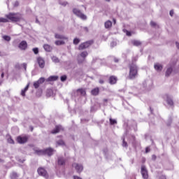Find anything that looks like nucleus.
I'll return each mask as SVG.
<instances>
[{
  "label": "nucleus",
  "instance_id": "obj_19",
  "mask_svg": "<svg viewBox=\"0 0 179 179\" xmlns=\"http://www.w3.org/2000/svg\"><path fill=\"white\" fill-rule=\"evenodd\" d=\"M43 48L47 52H51V51H52V47L48 44H45Z\"/></svg>",
  "mask_w": 179,
  "mask_h": 179
},
{
  "label": "nucleus",
  "instance_id": "obj_46",
  "mask_svg": "<svg viewBox=\"0 0 179 179\" xmlns=\"http://www.w3.org/2000/svg\"><path fill=\"white\" fill-rule=\"evenodd\" d=\"M126 34H127V36H132V34H131V31H126Z\"/></svg>",
  "mask_w": 179,
  "mask_h": 179
},
{
  "label": "nucleus",
  "instance_id": "obj_15",
  "mask_svg": "<svg viewBox=\"0 0 179 179\" xmlns=\"http://www.w3.org/2000/svg\"><path fill=\"white\" fill-rule=\"evenodd\" d=\"M100 93V88L95 87L91 90V94L92 96H99V94Z\"/></svg>",
  "mask_w": 179,
  "mask_h": 179
},
{
  "label": "nucleus",
  "instance_id": "obj_60",
  "mask_svg": "<svg viewBox=\"0 0 179 179\" xmlns=\"http://www.w3.org/2000/svg\"><path fill=\"white\" fill-rule=\"evenodd\" d=\"M134 138H135V136H133Z\"/></svg>",
  "mask_w": 179,
  "mask_h": 179
},
{
  "label": "nucleus",
  "instance_id": "obj_30",
  "mask_svg": "<svg viewBox=\"0 0 179 179\" xmlns=\"http://www.w3.org/2000/svg\"><path fill=\"white\" fill-rule=\"evenodd\" d=\"M73 43L75 45H78L80 43V39L76 38L73 39Z\"/></svg>",
  "mask_w": 179,
  "mask_h": 179
},
{
  "label": "nucleus",
  "instance_id": "obj_14",
  "mask_svg": "<svg viewBox=\"0 0 179 179\" xmlns=\"http://www.w3.org/2000/svg\"><path fill=\"white\" fill-rule=\"evenodd\" d=\"M45 155H48V156H52L54 155V149L51 148H48L44 150Z\"/></svg>",
  "mask_w": 179,
  "mask_h": 179
},
{
  "label": "nucleus",
  "instance_id": "obj_34",
  "mask_svg": "<svg viewBox=\"0 0 179 179\" xmlns=\"http://www.w3.org/2000/svg\"><path fill=\"white\" fill-rule=\"evenodd\" d=\"M3 38L6 41H10V36H3Z\"/></svg>",
  "mask_w": 179,
  "mask_h": 179
},
{
  "label": "nucleus",
  "instance_id": "obj_28",
  "mask_svg": "<svg viewBox=\"0 0 179 179\" xmlns=\"http://www.w3.org/2000/svg\"><path fill=\"white\" fill-rule=\"evenodd\" d=\"M57 144L59 146H65V142L63 140H59L58 141H57Z\"/></svg>",
  "mask_w": 179,
  "mask_h": 179
},
{
  "label": "nucleus",
  "instance_id": "obj_39",
  "mask_svg": "<svg viewBox=\"0 0 179 179\" xmlns=\"http://www.w3.org/2000/svg\"><path fill=\"white\" fill-rule=\"evenodd\" d=\"M150 25L152 26V27H156V26H157V24L153 21H151Z\"/></svg>",
  "mask_w": 179,
  "mask_h": 179
},
{
  "label": "nucleus",
  "instance_id": "obj_42",
  "mask_svg": "<svg viewBox=\"0 0 179 179\" xmlns=\"http://www.w3.org/2000/svg\"><path fill=\"white\" fill-rule=\"evenodd\" d=\"M14 8H17L19 6V1H15L13 4Z\"/></svg>",
  "mask_w": 179,
  "mask_h": 179
},
{
  "label": "nucleus",
  "instance_id": "obj_53",
  "mask_svg": "<svg viewBox=\"0 0 179 179\" xmlns=\"http://www.w3.org/2000/svg\"><path fill=\"white\" fill-rule=\"evenodd\" d=\"M84 30H85L87 32L89 31V29L87 27H84Z\"/></svg>",
  "mask_w": 179,
  "mask_h": 179
},
{
  "label": "nucleus",
  "instance_id": "obj_38",
  "mask_svg": "<svg viewBox=\"0 0 179 179\" xmlns=\"http://www.w3.org/2000/svg\"><path fill=\"white\" fill-rule=\"evenodd\" d=\"M32 51L34 52V54L37 55L38 54V48H35L32 49Z\"/></svg>",
  "mask_w": 179,
  "mask_h": 179
},
{
  "label": "nucleus",
  "instance_id": "obj_44",
  "mask_svg": "<svg viewBox=\"0 0 179 179\" xmlns=\"http://www.w3.org/2000/svg\"><path fill=\"white\" fill-rule=\"evenodd\" d=\"M67 4H68V2H66V1L60 3V5H62V6H66Z\"/></svg>",
  "mask_w": 179,
  "mask_h": 179
},
{
  "label": "nucleus",
  "instance_id": "obj_5",
  "mask_svg": "<svg viewBox=\"0 0 179 179\" xmlns=\"http://www.w3.org/2000/svg\"><path fill=\"white\" fill-rule=\"evenodd\" d=\"M37 173L39 176H41L45 178H48V172H47V170H45V169L43 167H39L37 169Z\"/></svg>",
  "mask_w": 179,
  "mask_h": 179
},
{
  "label": "nucleus",
  "instance_id": "obj_9",
  "mask_svg": "<svg viewBox=\"0 0 179 179\" xmlns=\"http://www.w3.org/2000/svg\"><path fill=\"white\" fill-rule=\"evenodd\" d=\"M73 167L76 170L77 173H81L83 171V166L80 164L74 163Z\"/></svg>",
  "mask_w": 179,
  "mask_h": 179
},
{
  "label": "nucleus",
  "instance_id": "obj_3",
  "mask_svg": "<svg viewBox=\"0 0 179 179\" xmlns=\"http://www.w3.org/2000/svg\"><path fill=\"white\" fill-rule=\"evenodd\" d=\"M94 43V41L93 40H90V41L83 42L79 45L78 50L79 51H83V50H86V48H89V47H90L91 45H93Z\"/></svg>",
  "mask_w": 179,
  "mask_h": 179
},
{
  "label": "nucleus",
  "instance_id": "obj_43",
  "mask_svg": "<svg viewBox=\"0 0 179 179\" xmlns=\"http://www.w3.org/2000/svg\"><path fill=\"white\" fill-rule=\"evenodd\" d=\"M21 96H26V91H24V90H22V92H21Z\"/></svg>",
  "mask_w": 179,
  "mask_h": 179
},
{
  "label": "nucleus",
  "instance_id": "obj_10",
  "mask_svg": "<svg viewBox=\"0 0 179 179\" xmlns=\"http://www.w3.org/2000/svg\"><path fill=\"white\" fill-rule=\"evenodd\" d=\"M89 55L87 51H83L80 53V57L83 59V60H78V64H83V62L86 59V57Z\"/></svg>",
  "mask_w": 179,
  "mask_h": 179
},
{
  "label": "nucleus",
  "instance_id": "obj_21",
  "mask_svg": "<svg viewBox=\"0 0 179 179\" xmlns=\"http://www.w3.org/2000/svg\"><path fill=\"white\" fill-rule=\"evenodd\" d=\"M77 93H79L80 96H86V90L83 88H80L76 90Z\"/></svg>",
  "mask_w": 179,
  "mask_h": 179
},
{
  "label": "nucleus",
  "instance_id": "obj_31",
  "mask_svg": "<svg viewBox=\"0 0 179 179\" xmlns=\"http://www.w3.org/2000/svg\"><path fill=\"white\" fill-rule=\"evenodd\" d=\"M8 22H9L8 18L0 17V23H8Z\"/></svg>",
  "mask_w": 179,
  "mask_h": 179
},
{
  "label": "nucleus",
  "instance_id": "obj_33",
  "mask_svg": "<svg viewBox=\"0 0 179 179\" xmlns=\"http://www.w3.org/2000/svg\"><path fill=\"white\" fill-rule=\"evenodd\" d=\"M8 143H11V145H15V141L13 140L12 137L8 138Z\"/></svg>",
  "mask_w": 179,
  "mask_h": 179
},
{
  "label": "nucleus",
  "instance_id": "obj_4",
  "mask_svg": "<svg viewBox=\"0 0 179 179\" xmlns=\"http://www.w3.org/2000/svg\"><path fill=\"white\" fill-rule=\"evenodd\" d=\"M73 13L76 16H78V17H80V19H82V20H86L87 19V17L86 15L83 14L80 10L77 9V8H73Z\"/></svg>",
  "mask_w": 179,
  "mask_h": 179
},
{
  "label": "nucleus",
  "instance_id": "obj_41",
  "mask_svg": "<svg viewBox=\"0 0 179 179\" xmlns=\"http://www.w3.org/2000/svg\"><path fill=\"white\" fill-rule=\"evenodd\" d=\"M29 86H30V83H28L27 85V86L24 87V90L26 91V92L28 91Z\"/></svg>",
  "mask_w": 179,
  "mask_h": 179
},
{
  "label": "nucleus",
  "instance_id": "obj_6",
  "mask_svg": "<svg viewBox=\"0 0 179 179\" xmlns=\"http://www.w3.org/2000/svg\"><path fill=\"white\" fill-rule=\"evenodd\" d=\"M17 142L20 144L26 143L29 141V136H18L16 139Z\"/></svg>",
  "mask_w": 179,
  "mask_h": 179
},
{
  "label": "nucleus",
  "instance_id": "obj_13",
  "mask_svg": "<svg viewBox=\"0 0 179 179\" xmlns=\"http://www.w3.org/2000/svg\"><path fill=\"white\" fill-rule=\"evenodd\" d=\"M37 62L39 65V68H44L45 66V62L44 61V59L43 57H38L37 58Z\"/></svg>",
  "mask_w": 179,
  "mask_h": 179
},
{
  "label": "nucleus",
  "instance_id": "obj_32",
  "mask_svg": "<svg viewBox=\"0 0 179 179\" xmlns=\"http://www.w3.org/2000/svg\"><path fill=\"white\" fill-rule=\"evenodd\" d=\"M109 121L110 125H115V124H117V120L115 119L110 118Z\"/></svg>",
  "mask_w": 179,
  "mask_h": 179
},
{
  "label": "nucleus",
  "instance_id": "obj_36",
  "mask_svg": "<svg viewBox=\"0 0 179 179\" xmlns=\"http://www.w3.org/2000/svg\"><path fill=\"white\" fill-rule=\"evenodd\" d=\"M122 146L124 148H128V143H127V141H125V138L123 139V141H122Z\"/></svg>",
  "mask_w": 179,
  "mask_h": 179
},
{
  "label": "nucleus",
  "instance_id": "obj_2",
  "mask_svg": "<svg viewBox=\"0 0 179 179\" xmlns=\"http://www.w3.org/2000/svg\"><path fill=\"white\" fill-rule=\"evenodd\" d=\"M6 17L10 22H13V23L23 20V15L20 13H10L6 15Z\"/></svg>",
  "mask_w": 179,
  "mask_h": 179
},
{
  "label": "nucleus",
  "instance_id": "obj_45",
  "mask_svg": "<svg viewBox=\"0 0 179 179\" xmlns=\"http://www.w3.org/2000/svg\"><path fill=\"white\" fill-rule=\"evenodd\" d=\"M22 66L24 69V71H26V69H27V64L26 63H23Z\"/></svg>",
  "mask_w": 179,
  "mask_h": 179
},
{
  "label": "nucleus",
  "instance_id": "obj_7",
  "mask_svg": "<svg viewBox=\"0 0 179 179\" xmlns=\"http://www.w3.org/2000/svg\"><path fill=\"white\" fill-rule=\"evenodd\" d=\"M141 173L143 179L149 178V174L148 173V169H146V166L145 165L141 166Z\"/></svg>",
  "mask_w": 179,
  "mask_h": 179
},
{
  "label": "nucleus",
  "instance_id": "obj_17",
  "mask_svg": "<svg viewBox=\"0 0 179 179\" xmlns=\"http://www.w3.org/2000/svg\"><path fill=\"white\" fill-rule=\"evenodd\" d=\"M166 98L167 104H169V106H171V107H173V106H174V101H173V99L170 98L168 94L166 95Z\"/></svg>",
  "mask_w": 179,
  "mask_h": 179
},
{
  "label": "nucleus",
  "instance_id": "obj_56",
  "mask_svg": "<svg viewBox=\"0 0 179 179\" xmlns=\"http://www.w3.org/2000/svg\"><path fill=\"white\" fill-rule=\"evenodd\" d=\"M114 62H118L119 60H118V59H114Z\"/></svg>",
  "mask_w": 179,
  "mask_h": 179
},
{
  "label": "nucleus",
  "instance_id": "obj_59",
  "mask_svg": "<svg viewBox=\"0 0 179 179\" xmlns=\"http://www.w3.org/2000/svg\"><path fill=\"white\" fill-rule=\"evenodd\" d=\"M106 2H110V0H105Z\"/></svg>",
  "mask_w": 179,
  "mask_h": 179
},
{
  "label": "nucleus",
  "instance_id": "obj_11",
  "mask_svg": "<svg viewBox=\"0 0 179 179\" xmlns=\"http://www.w3.org/2000/svg\"><path fill=\"white\" fill-rule=\"evenodd\" d=\"M118 80V78L115 76H110L108 78L110 85H115Z\"/></svg>",
  "mask_w": 179,
  "mask_h": 179
},
{
  "label": "nucleus",
  "instance_id": "obj_47",
  "mask_svg": "<svg viewBox=\"0 0 179 179\" xmlns=\"http://www.w3.org/2000/svg\"><path fill=\"white\" fill-rule=\"evenodd\" d=\"M149 152H150V148H149V147H147L145 148V153H149Z\"/></svg>",
  "mask_w": 179,
  "mask_h": 179
},
{
  "label": "nucleus",
  "instance_id": "obj_20",
  "mask_svg": "<svg viewBox=\"0 0 179 179\" xmlns=\"http://www.w3.org/2000/svg\"><path fill=\"white\" fill-rule=\"evenodd\" d=\"M105 29H111L113 27V22L110 20H107L105 24Z\"/></svg>",
  "mask_w": 179,
  "mask_h": 179
},
{
  "label": "nucleus",
  "instance_id": "obj_37",
  "mask_svg": "<svg viewBox=\"0 0 179 179\" xmlns=\"http://www.w3.org/2000/svg\"><path fill=\"white\" fill-rule=\"evenodd\" d=\"M17 177H18L17 173H13L12 176H11V178H13V179H17Z\"/></svg>",
  "mask_w": 179,
  "mask_h": 179
},
{
  "label": "nucleus",
  "instance_id": "obj_61",
  "mask_svg": "<svg viewBox=\"0 0 179 179\" xmlns=\"http://www.w3.org/2000/svg\"><path fill=\"white\" fill-rule=\"evenodd\" d=\"M0 54H1V52H0Z\"/></svg>",
  "mask_w": 179,
  "mask_h": 179
},
{
  "label": "nucleus",
  "instance_id": "obj_49",
  "mask_svg": "<svg viewBox=\"0 0 179 179\" xmlns=\"http://www.w3.org/2000/svg\"><path fill=\"white\" fill-rule=\"evenodd\" d=\"M99 83L101 85H103V83H104V80H103V79L99 80Z\"/></svg>",
  "mask_w": 179,
  "mask_h": 179
},
{
  "label": "nucleus",
  "instance_id": "obj_24",
  "mask_svg": "<svg viewBox=\"0 0 179 179\" xmlns=\"http://www.w3.org/2000/svg\"><path fill=\"white\" fill-rule=\"evenodd\" d=\"M36 155H38V156H43L45 155L44 150H35Z\"/></svg>",
  "mask_w": 179,
  "mask_h": 179
},
{
  "label": "nucleus",
  "instance_id": "obj_29",
  "mask_svg": "<svg viewBox=\"0 0 179 179\" xmlns=\"http://www.w3.org/2000/svg\"><path fill=\"white\" fill-rule=\"evenodd\" d=\"M55 44L56 45H63V44H65V42L64 41H56Z\"/></svg>",
  "mask_w": 179,
  "mask_h": 179
},
{
  "label": "nucleus",
  "instance_id": "obj_1",
  "mask_svg": "<svg viewBox=\"0 0 179 179\" xmlns=\"http://www.w3.org/2000/svg\"><path fill=\"white\" fill-rule=\"evenodd\" d=\"M129 72L127 79H129L130 80H134V79H135L138 76V66L134 62L129 63Z\"/></svg>",
  "mask_w": 179,
  "mask_h": 179
},
{
  "label": "nucleus",
  "instance_id": "obj_35",
  "mask_svg": "<svg viewBox=\"0 0 179 179\" xmlns=\"http://www.w3.org/2000/svg\"><path fill=\"white\" fill-rule=\"evenodd\" d=\"M60 79H61V81H62V82H65V80H66V79H67V77H66V75H64V76H62L60 77Z\"/></svg>",
  "mask_w": 179,
  "mask_h": 179
},
{
  "label": "nucleus",
  "instance_id": "obj_48",
  "mask_svg": "<svg viewBox=\"0 0 179 179\" xmlns=\"http://www.w3.org/2000/svg\"><path fill=\"white\" fill-rule=\"evenodd\" d=\"M173 15H174V10H171L170 11V16H173Z\"/></svg>",
  "mask_w": 179,
  "mask_h": 179
},
{
  "label": "nucleus",
  "instance_id": "obj_54",
  "mask_svg": "<svg viewBox=\"0 0 179 179\" xmlns=\"http://www.w3.org/2000/svg\"><path fill=\"white\" fill-rule=\"evenodd\" d=\"M176 64H177V62H173V63H171V66H174V65H176Z\"/></svg>",
  "mask_w": 179,
  "mask_h": 179
},
{
  "label": "nucleus",
  "instance_id": "obj_18",
  "mask_svg": "<svg viewBox=\"0 0 179 179\" xmlns=\"http://www.w3.org/2000/svg\"><path fill=\"white\" fill-rule=\"evenodd\" d=\"M55 80H58L57 76H50L48 79H46V82H55Z\"/></svg>",
  "mask_w": 179,
  "mask_h": 179
},
{
  "label": "nucleus",
  "instance_id": "obj_26",
  "mask_svg": "<svg viewBox=\"0 0 179 179\" xmlns=\"http://www.w3.org/2000/svg\"><path fill=\"white\" fill-rule=\"evenodd\" d=\"M132 44L133 45H135L136 47H139V45H141L142 43L139 41H136V40H134V41H132Z\"/></svg>",
  "mask_w": 179,
  "mask_h": 179
},
{
  "label": "nucleus",
  "instance_id": "obj_55",
  "mask_svg": "<svg viewBox=\"0 0 179 179\" xmlns=\"http://www.w3.org/2000/svg\"><path fill=\"white\" fill-rule=\"evenodd\" d=\"M152 159H154V160H156V155H152Z\"/></svg>",
  "mask_w": 179,
  "mask_h": 179
},
{
  "label": "nucleus",
  "instance_id": "obj_51",
  "mask_svg": "<svg viewBox=\"0 0 179 179\" xmlns=\"http://www.w3.org/2000/svg\"><path fill=\"white\" fill-rule=\"evenodd\" d=\"M113 22H114V24H115V23H117V20H115V18H113Z\"/></svg>",
  "mask_w": 179,
  "mask_h": 179
},
{
  "label": "nucleus",
  "instance_id": "obj_50",
  "mask_svg": "<svg viewBox=\"0 0 179 179\" xmlns=\"http://www.w3.org/2000/svg\"><path fill=\"white\" fill-rule=\"evenodd\" d=\"M103 103H107V102L108 101V99H104L103 100Z\"/></svg>",
  "mask_w": 179,
  "mask_h": 179
},
{
  "label": "nucleus",
  "instance_id": "obj_27",
  "mask_svg": "<svg viewBox=\"0 0 179 179\" xmlns=\"http://www.w3.org/2000/svg\"><path fill=\"white\" fill-rule=\"evenodd\" d=\"M171 72H173V68L170 67L167 69L166 72V76H170V75H171Z\"/></svg>",
  "mask_w": 179,
  "mask_h": 179
},
{
  "label": "nucleus",
  "instance_id": "obj_40",
  "mask_svg": "<svg viewBox=\"0 0 179 179\" xmlns=\"http://www.w3.org/2000/svg\"><path fill=\"white\" fill-rule=\"evenodd\" d=\"M52 61H54L55 62H59V59H58V58L57 57H53L52 58Z\"/></svg>",
  "mask_w": 179,
  "mask_h": 179
},
{
  "label": "nucleus",
  "instance_id": "obj_16",
  "mask_svg": "<svg viewBox=\"0 0 179 179\" xmlns=\"http://www.w3.org/2000/svg\"><path fill=\"white\" fill-rule=\"evenodd\" d=\"M61 129H62V127L59 125H57L55 126V128L51 131V134H58L59 133V131H61Z\"/></svg>",
  "mask_w": 179,
  "mask_h": 179
},
{
  "label": "nucleus",
  "instance_id": "obj_25",
  "mask_svg": "<svg viewBox=\"0 0 179 179\" xmlns=\"http://www.w3.org/2000/svg\"><path fill=\"white\" fill-rule=\"evenodd\" d=\"M59 166H64L65 164V159L62 157L58 158V162H57Z\"/></svg>",
  "mask_w": 179,
  "mask_h": 179
},
{
  "label": "nucleus",
  "instance_id": "obj_52",
  "mask_svg": "<svg viewBox=\"0 0 179 179\" xmlns=\"http://www.w3.org/2000/svg\"><path fill=\"white\" fill-rule=\"evenodd\" d=\"M74 179H82V178H80L79 176H74Z\"/></svg>",
  "mask_w": 179,
  "mask_h": 179
},
{
  "label": "nucleus",
  "instance_id": "obj_22",
  "mask_svg": "<svg viewBox=\"0 0 179 179\" xmlns=\"http://www.w3.org/2000/svg\"><path fill=\"white\" fill-rule=\"evenodd\" d=\"M155 71H160L163 69V66L159 63H157L154 65Z\"/></svg>",
  "mask_w": 179,
  "mask_h": 179
},
{
  "label": "nucleus",
  "instance_id": "obj_57",
  "mask_svg": "<svg viewBox=\"0 0 179 179\" xmlns=\"http://www.w3.org/2000/svg\"><path fill=\"white\" fill-rule=\"evenodd\" d=\"M3 76H4V74H3V73H1V78H3Z\"/></svg>",
  "mask_w": 179,
  "mask_h": 179
},
{
  "label": "nucleus",
  "instance_id": "obj_8",
  "mask_svg": "<svg viewBox=\"0 0 179 179\" xmlns=\"http://www.w3.org/2000/svg\"><path fill=\"white\" fill-rule=\"evenodd\" d=\"M45 82V78L41 77L37 81L34 83V87L35 89H38L40 87V85H43Z\"/></svg>",
  "mask_w": 179,
  "mask_h": 179
},
{
  "label": "nucleus",
  "instance_id": "obj_12",
  "mask_svg": "<svg viewBox=\"0 0 179 179\" xmlns=\"http://www.w3.org/2000/svg\"><path fill=\"white\" fill-rule=\"evenodd\" d=\"M18 48L20 50H22L23 51H24L27 49V42H26V41H21L18 45Z\"/></svg>",
  "mask_w": 179,
  "mask_h": 179
},
{
  "label": "nucleus",
  "instance_id": "obj_23",
  "mask_svg": "<svg viewBox=\"0 0 179 179\" xmlns=\"http://www.w3.org/2000/svg\"><path fill=\"white\" fill-rule=\"evenodd\" d=\"M55 38H59L60 40H68V38L64 36V35H59L58 34H55Z\"/></svg>",
  "mask_w": 179,
  "mask_h": 179
},
{
  "label": "nucleus",
  "instance_id": "obj_58",
  "mask_svg": "<svg viewBox=\"0 0 179 179\" xmlns=\"http://www.w3.org/2000/svg\"><path fill=\"white\" fill-rule=\"evenodd\" d=\"M33 129H34V128H33V127H31V131H33Z\"/></svg>",
  "mask_w": 179,
  "mask_h": 179
}]
</instances>
